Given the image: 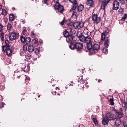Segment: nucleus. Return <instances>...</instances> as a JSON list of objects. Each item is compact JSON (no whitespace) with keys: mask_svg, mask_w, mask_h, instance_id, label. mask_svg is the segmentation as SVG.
Wrapping results in <instances>:
<instances>
[{"mask_svg":"<svg viewBox=\"0 0 127 127\" xmlns=\"http://www.w3.org/2000/svg\"><path fill=\"white\" fill-rule=\"evenodd\" d=\"M100 2H101L103 0H99Z\"/></svg>","mask_w":127,"mask_h":127,"instance_id":"nucleus-58","label":"nucleus"},{"mask_svg":"<svg viewBox=\"0 0 127 127\" xmlns=\"http://www.w3.org/2000/svg\"><path fill=\"white\" fill-rule=\"evenodd\" d=\"M28 45L27 44L24 45L23 47V50L25 52L27 50V47Z\"/></svg>","mask_w":127,"mask_h":127,"instance_id":"nucleus-36","label":"nucleus"},{"mask_svg":"<svg viewBox=\"0 0 127 127\" xmlns=\"http://www.w3.org/2000/svg\"><path fill=\"white\" fill-rule=\"evenodd\" d=\"M67 25V28L68 29H69L70 30L71 29H72L73 26V24H71L70 23H69Z\"/></svg>","mask_w":127,"mask_h":127,"instance_id":"nucleus-34","label":"nucleus"},{"mask_svg":"<svg viewBox=\"0 0 127 127\" xmlns=\"http://www.w3.org/2000/svg\"><path fill=\"white\" fill-rule=\"evenodd\" d=\"M70 85H71L72 86H73L74 85V84H73V83L72 84V82L70 84Z\"/></svg>","mask_w":127,"mask_h":127,"instance_id":"nucleus-56","label":"nucleus"},{"mask_svg":"<svg viewBox=\"0 0 127 127\" xmlns=\"http://www.w3.org/2000/svg\"><path fill=\"white\" fill-rule=\"evenodd\" d=\"M4 22L5 23H6L7 21V19L6 18H4Z\"/></svg>","mask_w":127,"mask_h":127,"instance_id":"nucleus-53","label":"nucleus"},{"mask_svg":"<svg viewBox=\"0 0 127 127\" xmlns=\"http://www.w3.org/2000/svg\"><path fill=\"white\" fill-rule=\"evenodd\" d=\"M77 14V13L75 11H73L72 14V15H75V16H76V15Z\"/></svg>","mask_w":127,"mask_h":127,"instance_id":"nucleus-51","label":"nucleus"},{"mask_svg":"<svg viewBox=\"0 0 127 127\" xmlns=\"http://www.w3.org/2000/svg\"><path fill=\"white\" fill-rule=\"evenodd\" d=\"M34 50L35 53V54L36 55H38L39 53V50L37 48H36V49H35Z\"/></svg>","mask_w":127,"mask_h":127,"instance_id":"nucleus-42","label":"nucleus"},{"mask_svg":"<svg viewBox=\"0 0 127 127\" xmlns=\"http://www.w3.org/2000/svg\"><path fill=\"white\" fill-rule=\"evenodd\" d=\"M57 9L59 12L62 13L64 10V7L61 5Z\"/></svg>","mask_w":127,"mask_h":127,"instance_id":"nucleus-23","label":"nucleus"},{"mask_svg":"<svg viewBox=\"0 0 127 127\" xmlns=\"http://www.w3.org/2000/svg\"><path fill=\"white\" fill-rule=\"evenodd\" d=\"M73 26L75 29L78 28V22H75L73 24Z\"/></svg>","mask_w":127,"mask_h":127,"instance_id":"nucleus-31","label":"nucleus"},{"mask_svg":"<svg viewBox=\"0 0 127 127\" xmlns=\"http://www.w3.org/2000/svg\"><path fill=\"white\" fill-rule=\"evenodd\" d=\"M34 35H35V34H34V33L33 32V31H32L31 32V35L32 37V38H33L34 37Z\"/></svg>","mask_w":127,"mask_h":127,"instance_id":"nucleus-47","label":"nucleus"},{"mask_svg":"<svg viewBox=\"0 0 127 127\" xmlns=\"http://www.w3.org/2000/svg\"><path fill=\"white\" fill-rule=\"evenodd\" d=\"M60 0H54V1H59Z\"/></svg>","mask_w":127,"mask_h":127,"instance_id":"nucleus-63","label":"nucleus"},{"mask_svg":"<svg viewBox=\"0 0 127 127\" xmlns=\"http://www.w3.org/2000/svg\"><path fill=\"white\" fill-rule=\"evenodd\" d=\"M0 37L1 40L2 41L4 40V33L3 32H1L0 35Z\"/></svg>","mask_w":127,"mask_h":127,"instance_id":"nucleus-33","label":"nucleus"},{"mask_svg":"<svg viewBox=\"0 0 127 127\" xmlns=\"http://www.w3.org/2000/svg\"><path fill=\"white\" fill-rule=\"evenodd\" d=\"M111 0H104L103 1H102L101 4V8L104 9L105 7L107 6L108 3Z\"/></svg>","mask_w":127,"mask_h":127,"instance_id":"nucleus-9","label":"nucleus"},{"mask_svg":"<svg viewBox=\"0 0 127 127\" xmlns=\"http://www.w3.org/2000/svg\"><path fill=\"white\" fill-rule=\"evenodd\" d=\"M120 1H123V0H120Z\"/></svg>","mask_w":127,"mask_h":127,"instance_id":"nucleus-62","label":"nucleus"},{"mask_svg":"<svg viewBox=\"0 0 127 127\" xmlns=\"http://www.w3.org/2000/svg\"><path fill=\"white\" fill-rule=\"evenodd\" d=\"M23 34L25 36V34L26 33V29H24L23 30Z\"/></svg>","mask_w":127,"mask_h":127,"instance_id":"nucleus-46","label":"nucleus"},{"mask_svg":"<svg viewBox=\"0 0 127 127\" xmlns=\"http://www.w3.org/2000/svg\"><path fill=\"white\" fill-rule=\"evenodd\" d=\"M127 17V14H124V16L122 17V18L121 19V20L123 21H125Z\"/></svg>","mask_w":127,"mask_h":127,"instance_id":"nucleus-39","label":"nucleus"},{"mask_svg":"<svg viewBox=\"0 0 127 127\" xmlns=\"http://www.w3.org/2000/svg\"><path fill=\"white\" fill-rule=\"evenodd\" d=\"M48 0H44V2L45 3H46Z\"/></svg>","mask_w":127,"mask_h":127,"instance_id":"nucleus-54","label":"nucleus"},{"mask_svg":"<svg viewBox=\"0 0 127 127\" xmlns=\"http://www.w3.org/2000/svg\"><path fill=\"white\" fill-rule=\"evenodd\" d=\"M99 48V45L96 44H95L92 47V49L95 51H98Z\"/></svg>","mask_w":127,"mask_h":127,"instance_id":"nucleus-17","label":"nucleus"},{"mask_svg":"<svg viewBox=\"0 0 127 127\" xmlns=\"http://www.w3.org/2000/svg\"><path fill=\"white\" fill-rule=\"evenodd\" d=\"M0 107H3V105H2V106H0Z\"/></svg>","mask_w":127,"mask_h":127,"instance_id":"nucleus-64","label":"nucleus"},{"mask_svg":"<svg viewBox=\"0 0 127 127\" xmlns=\"http://www.w3.org/2000/svg\"><path fill=\"white\" fill-rule=\"evenodd\" d=\"M73 5L72 7L70 10V12H71L72 10H75L78 6V3L77 1H75V2L72 3Z\"/></svg>","mask_w":127,"mask_h":127,"instance_id":"nucleus-16","label":"nucleus"},{"mask_svg":"<svg viewBox=\"0 0 127 127\" xmlns=\"http://www.w3.org/2000/svg\"><path fill=\"white\" fill-rule=\"evenodd\" d=\"M39 42L40 43V44H41V43H42V42L41 41H39Z\"/></svg>","mask_w":127,"mask_h":127,"instance_id":"nucleus-60","label":"nucleus"},{"mask_svg":"<svg viewBox=\"0 0 127 127\" xmlns=\"http://www.w3.org/2000/svg\"><path fill=\"white\" fill-rule=\"evenodd\" d=\"M34 50V47L32 45H29L28 47V51L29 53H32Z\"/></svg>","mask_w":127,"mask_h":127,"instance_id":"nucleus-18","label":"nucleus"},{"mask_svg":"<svg viewBox=\"0 0 127 127\" xmlns=\"http://www.w3.org/2000/svg\"><path fill=\"white\" fill-rule=\"evenodd\" d=\"M59 1H54L55 4L54 5V7L55 9H57L59 6L61 5L59 2Z\"/></svg>","mask_w":127,"mask_h":127,"instance_id":"nucleus-20","label":"nucleus"},{"mask_svg":"<svg viewBox=\"0 0 127 127\" xmlns=\"http://www.w3.org/2000/svg\"><path fill=\"white\" fill-rule=\"evenodd\" d=\"M86 37L84 35L79 36V40L81 42H85L86 39Z\"/></svg>","mask_w":127,"mask_h":127,"instance_id":"nucleus-26","label":"nucleus"},{"mask_svg":"<svg viewBox=\"0 0 127 127\" xmlns=\"http://www.w3.org/2000/svg\"><path fill=\"white\" fill-rule=\"evenodd\" d=\"M109 101L111 105H114V103L113 98L112 97L111 98H110L109 100Z\"/></svg>","mask_w":127,"mask_h":127,"instance_id":"nucleus-35","label":"nucleus"},{"mask_svg":"<svg viewBox=\"0 0 127 127\" xmlns=\"http://www.w3.org/2000/svg\"><path fill=\"white\" fill-rule=\"evenodd\" d=\"M84 8V6L82 5H80L77 6V10L79 12L82 11Z\"/></svg>","mask_w":127,"mask_h":127,"instance_id":"nucleus-19","label":"nucleus"},{"mask_svg":"<svg viewBox=\"0 0 127 127\" xmlns=\"http://www.w3.org/2000/svg\"><path fill=\"white\" fill-rule=\"evenodd\" d=\"M120 2L121 3H124V2H123H123H122V1H120Z\"/></svg>","mask_w":127,"mask_h":127,"instance_id":"nucleus-61","label":"nucleus"},{"mask_svg":"<svg viewBox=\"0 0 127 127\" xmlns=\"http://www.w3.org/2000/svg\"><path fill=\"white\" fill-rule=\"evenodd\" d=\"M109 120L105 115V117L103 118L102 124L104 125H106L108 123Z\"/></svg>","mask_w":127,"mask_h":127,"instance_id":"nucleus-14","label":"nucleus"},{"mask_svg":"<svg viewBox=\"0 0 127 127\" xmlns=\"http://www.w3.org/2000/svg\"><path fill=\"white\" fill-rule=\"evenodd\" d=\"M75 49L78 51H81L82 50L83 47V44L79 43H77L75 44Z\"/></svg>","mask_w":127,"mask_h":127,"instance_id":"nucleus-6","label":"nucleus"},{"mask_svg":"<svg viewBox=\"0 0 127 127\" xmlns=\"http://www.w3.org/2000/svg\"><path fill=\"white\" fill-rule=\"evenodd\" d=\"M2 14L4 16L6 15L7 14L6 11L4 9H2Z\"/></svg>","mask_w":127,"mask_h":127,"instance_id":"nucleus-40","label":"nucleus"},{"mask_svg":"<svg viewBox=\"0 0 127 127\" xmlns=\"http://www.w3.org/2000/svg\"><path fill=\"white\" fill-rule=\"evenodd\" d=\"M19 36L18 34L14 32H11L10 34L9 39L11 41H13L16 38H17Z\"/></svg>","mask_w":127,"mask_h":127,"instance_id":"nucleus-3","label":"nucleus"},{"mask_svg":"<svg viewBox=\"0 0 127 127\" xmlns=\"http://www.w3.org/2000/svg\"><path fill=\"white\" fill-rule=\"evenodd\" d=\"M123 106L125 108H127V102H124L123 104Z\"/></svg>","mask_w":127,"mask_h":127,"instance_id":"nucleus-45","label":"nucleus"},{"mask_svg":"<svg viewBox=\"0 0 127 127\" xmlns=\"http://www.w3.org/2000/svg\"><path fill=\"white\" fill-rule=\"evenodd\" d=\"M76 31L73 29H71L69 31L70 35H73V34H74L76 33Z\"/></svg>","mask_w":127,"mask_h":127,"instance_id":"nucleus-32","label":"nucleus"},{"mask_svg":"<svg viewBox=\"0 0 127 127\" xmlns=\"http://www.w3.org/2000/svg\"><path fill=\"white\" fill-rule=\"evenodd\" d=\"M107 47H105V48L103 49V53H107L108 52V49L107 48Z\"/></svg>","mask_w":127,"mask_h":127,"instance_id":"nucleus-37","label":"nucleus"},{"mask_svg":"<svg viewBox=\"0 0 127 127\" xmlns=\"http://www.w3.org/2000/svg\"><path fill=\"white\" fill-rule=\"evenodd\" d=\"M119 12L120 13H122L123 12V10L122 8H120L119 10Z\"/></svg>","mask_w":127,"mask_h":127,"instance_id":"nucleus-48","label":"nucleus"},{"mask_svg":"<svg viewBox=\"0 0 127 127\" xmlns=\"http://www.w3.org/2000/svg\"><path fill=\"white\" fill-rule=\"evenodd\" d=\"M33 44L36 45H37L38 44V41L37 38L33 39L32 40Z\"/></svg>","mask_w":127,"mask_h":127,"instance_id":"nucleus-30","label":"nucleus"},{"mask_svg":"<svg viewBox=\"0 0 127 127\" xmlns=\"http://www.w3.org/2000/svg\"><path fill=\"white\" fill-rule=\"evenodd\" d=\"M78 28H82L84 26V23L82 22H78Z\"/></svg>","mask_w":127,"mask_h":127,"instance_id":"nucleus-27","label":"nucleus"},{"mask_svg":"<svg viewBox=\"0 0 127 127\" xmlns=\"http://www.w3.org/2000/svg\"><path fill=\"white\" fill-rule=\"evenodd\" d=\"M104 45L105 47H108L109 44L110 39L109 37H106L104 39Z\"/></svg>","mask_w":127,"mask_h":127,"instance_id":"nucleus-12","label":"nucleus"},{"mask_svg":"<svg viewBox=\"0 0 127 127\" xmlns=\"http://www.w3.org/2000/svg\"><path fill=\"white\" fill-rule=\"evenodd\" d=\"M92 19L93 21H94V23L96 24H98L100 21V18L97 17V14H94L92 17Z\"/></svg>","mask_w":127,"mask_h":127,"instance_id":"nucleus-4","label":"nucleus"},{"mask_svg":"<svg viewBox=\"0 0 127 127\" xmlns=\"http://www.w3.org/2000/svg\"><path fill=\"white\" fill-rule=\"evenodd\" d=\"M74 36L72 35H70L66 38V40L67 42L71 43L73 41Z\"/></svg>","mask_w":127,"mask_h":127,"instance_id":"nucleus-11","label":"nucleus"},{"mask_svg":"<svg viewBox=\"0 0 127 127\" xmlns=\"http://www.w3.org/2000/svg\"><path fill=\"white\" fill-rule=\"evenodd\" d=\"M13 50V48L12 47H11V48H5L4 50H5V52H6L7 55L8 56H10Z\"/></svg>","mask_w":127,"mask_h":127,"instance_id":"nucleus-8","label":"nucleus"},{"mask_svg":"<svg viewBox=\"0 0 127 127\" xmlns=\"http://www.w3.org/2000/svg\"><path fill=\"white\" fill-rule=\"evenodd\" d=\"M9 20L11 21H13L14 18V16L13 14H11L9 15Z\"/></svg>","mask_w":127,"mask_h":127,"instance_id":"nucleus-28","label":"nucleus"},{"mask_svg":"<svg viewBox=\"0 0 127 127\" xmlns=\"http://www.w3.org/2000/svg\"><path fill=\"white\" fill-rule=\"evenodd\" d=\"M117 111L115 112L114 115L112 114L109 112L106 113V115L109 120H113L114 121V120H115L117 117H119L120 118L123 117L124 115L122 108H120Z\"/></svg>","mask_w":127,"mask_h":127,"instance_id":"nucleus-1","label":"nucleus"},{"mask_svg":"<svg viewBox=\"0 0 127 127\" xmlns=\"http://www.w3.org/2000/svg\"><path fill=\"white\" fill-rule=\"evenodd\" d=\"M11 25L10 24L8 23L7 25V29L9 30H11Z\"/></svg>","mask_w":127,"mask_h":127,"instance_id":"nucleus-38","label":"nucleus"},{"mask_svg":"<svg viewBox=\"0 0 127 127\" xmlns=\"http://www.w3.org/2000/svg\"><path fill=\"white\" fill-rule=\"evenodd\" d=\"M31 56L30 55L28 54L26 56V58L27 59L30 60L31 58Z\"/></svg>","mask_w":127,"mask_h":127,"instance_id":"nucleus-44","label":"nucleus"},{"mask_svg":"<svg viewBox=\"0 0 127 127\" xmlns=\"http://www.w3.org/2000/svg\"><path fill=\"white\" fill-rule=\"evenodd\" d=\"M59 80L57 78H56L55 77H54L52 78L51 79V81H49V82L50 83H53V84H51V85L52 86H55L56 83Z\"/></svg>","mask_w":127,"mask_h":127,"instance_id":"nucleus-15","label":"nucleus"},{"mask_svg":"<svg viewBox=\"0 0 127 127\" xmlns=\"http://www.w3.org/2000/svg\"><path fill=\"white\" fill-rule=\"evenodd\" d=\"M92 39L91 37L89 36H87L86 37V39L85 42L87 44L91 43Z\"/></svg>","mask_w":127,"mask_h":127,"instance_id":"nucleus-21","label":"nucleus"},{"mask_svg":"<svg viewBox=\"0 0 127 127\" xmlns=\"http://www.w3.org/2000/svg\"><path fill=\"white\" fill-rule=\"evenodd\" d=\"M69 1L72 3L75 2V1H77L76 0H69Z\"/></svg>","mask_w":127,"mask_h":127,"instance_id":"nucleus-49","label":"nucleus"},{"mask_svg":"<svg viewBox=\"0 0 127 127\" xmlns=\"http://www.w3.org/2000/svg\"><path fill=\"white\" fill-rule=\"evenodd\" d=\"M3 26L0 24V32H1L2 30Z\"/></svg>","mask_w":127,"mask_h":127,"instance_id":"nucleus-50","label":"nucleus"},{"mask_svg":"<svg viewBox=\"0 0 127 127\" xmlns=\"http://www.w3.org/2000/svg\"><path fill=\"white\" fill-rule=\"evenodd\" d=\"M65 21V18H64L62 21L60 23V24L62 26L64 25Z\"/></svg>","mask_w":127,"mask_h":127,"instance_id":"nucleus-43","label":"nucleus"},{"mask_svg":"<svg viewBox=\"0 0 127 127\" xmlns=\"http://www.w3.org/2000/svg\"><path fill=\"white\" fill-rule=\"evenodd\" d=\"M5 43L6 44H9V41L7 40H6L5 41Z\"/></svg>","mask_w":127,"mask_h":127,"instance_id":"nucleus-52","label":"nucleus"},{"mask_svg":"<svg viewBox=\"0 0 127 127\" xmlns=\"http://www.w3.org/2000/svg\"><path fill=\"white\" fill-rule=\"evenodd\" d=\"M20 39L21 41L23 43L25 42L26 44L30 43L31 41V39L30 37H25V36L23 35H21L20 36Z\"/></svg>","mask_w":127,"mask_h":127,"instance_id":"nucleus-2","label":"nucleus"},{"mask_svg":"<svg viewBox=\"0 0 127 127\" xmlns=\"http://www.w3.org/2000/svg\"><path fill=\"white\" fill-rule=\"evenodd\" d=\"M63 34L64 36L65 37H66V38L70 35L69 34V32L67 30H65Z\"/></svg>","mask_w":127,"mask_h":127,"instance_id":"nucleus-24","label":"nucleus"},{"mask_svg":"<svg viewBox=\"0 0 127 127\" xmlns=\"http://www.w3.org/2000/svg\"><path fill=\"white\" fill-rule=\"evenodd\" d=\"M2 6L1 5H0V11H1L2 10Z\"/></svg>","mask_w":127,"mask_h":127,"instance_id":"nucleus-55","label":"nucleus"},{"mask_svg":"<svg viewBox=\"0 0 127 127\" xmlns=\"http://www.w3.org/2000/svg\"><path fill=\"white\" fill-rule=\"evenodd\" d=\"M124 127H127V125H124Z\"/></svg>","mask_w":127,"mask_h":127,"instance_id":"nucleus-59","label":"nucleus"},{"mask_svg":"<svg viewBox=\"0 0 127 127\" xmlns=\"http://www.w3.org/2000/svg\"><path fill=\"white\" fill-rule=\"evenodd\" d=\"M86 3L87 5L91 7L94 6V1L93 0H87Z\"/></svg>","mask_w":127,"mask_h":127,"instance_id":"nucleus-13","label":"nucleus"},{"mask_svg":"<svg viewBox=\"0 0 127 127\" xmlns=\"http://www.w3.org/2000/svg\"><path fill=\"white\" fill-rule=\"evenodd\" d=\"M10 46L9 45V44H6L5 45L2 46V51H5V50H4L5 48H9Z\"/></svg>","mask_w":127,"mask_h":127,"instance_id":"nucleus-22","label":"nucleus"},{"mask_svg":"<svg viewBox=\"0 0 127 127\" xmlns=\"http://www.w3.org/2000/svg\"><path fill=\"white\" fill-rule=\"evenodd\" d=\"M93 120L94 123L96 125H97L98 124L97 120L96 118H93Z\"/></svg>","mask_w":127,"mask_h":127,"instance_id":"nucleus-41","label":"nucleus"},{"mask_svg":"<svg viewBox=\"0 0 127 127\" xmlns=\"http://www.w3.org/2000/svg\"><path fill=\"white\" fill-rule=\"evenodd\" d=\"M119 7V3L117 1H115L113 3V9L115 10L118 9Z\"/></svg>","mask_w":127,"mask_h":127,"instance_id":"nucleus-10","label":"nucleus"},{"mask_svg":"<svg viewBox=\"0 0 127 127\" xmlns=\"http://www.w3.org/2000/svg\"><path fill=\"white\" fill-rule=\"evenodd\" d=\"M110 31V30L108 28L106 29L105 30L104 32L101 33V41L104 40L106 35L109 33Z\"/></svg>","mask_w":127,"mask_h":127,"instance_id":"nucleus-5","label":"nucleus"},{"mask_svg":"<svg viewBox=\"0 0 127 127\" xmlns=\"http://www.w3.org/2000/svg\"><path fill=\"white\" fill-rule=\"evenodd\" d=\"M92 45L91 43L87 44L86 48L88 50H90L91 48L92 49Z\"/></svg>","mask_w":127,"mask_h":127,"instance_id":"nucleus-25","label":"nucleus"},{"mask_svg":"<svg viewBox=\"0 0 127 127\" xmlns=\"http://www.w3.org/2000/svg\"><path fill=\"white\" fill-rule=\"evenodd\" d=\"M101 81H102L101 80H98V82L99 83L100 82H101Z\"/></svg>","mask_w":127,"mask_h":127,"instance_id":"nucleus-57","label":"nucleus"},{"mask_svg":"<svg viewBox=\"0 0 127 127\" xmlns=\"http://www.w3.org/2000/svg\"><path fill=\"white\" fill-rule=\"evenodd\" d=\"M70 45L69 46L70 48L72 50L74 49H75V44H74L72 43H70Z\"/></svg>","mask_w":127,"mask_h":127,"instance_id":"nucleus-29","label":"nucleus"},{"mask_svg":"<svg viewBox=\"0 0 127 127\" xmlns=\"http://www.w3.org/2000/svg\"><path fill=\"white\" fill-rule=\"evenodd\" d=\"M121 118L119 117H117L115 119V120H114V125L118 127H119L121 124V121L120 119Z\"/></svg>","mask_w":127,"mask_h":127,"instance_id":"nucleus-7","label":"nucleus"}]
</instances>
